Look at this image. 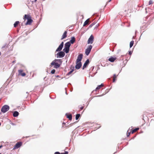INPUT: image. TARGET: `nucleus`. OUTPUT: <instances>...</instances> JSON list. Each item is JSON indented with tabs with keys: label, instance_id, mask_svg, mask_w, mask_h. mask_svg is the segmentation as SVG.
Instances as JSON below:
<instances>
[{
	"label": "nucleus",
	"instance_id": "20e7f679",
	"mask_svg": "<svg viewBox=\"0 0 154 154\" xmlns=\"http://www.w3.org/2000/svg\"><path fill=\"white\" fill-rule=\"evenodd\" d=\"M56 55L57 58H61L63 57L64 56L65 54L63 51H60Z\"/></svg>",
	"mask_w": 154,
	"mask_h": 154
},
{
	"label": "nucleus",
	"instance_id": "393cba45",
	"mask_svg": "<svg viewBox=\"0 0 154 154\" xmlns=\"http://www.w3.org/2000/svg\"><path fill=\"white\" fill-rule=\"evenodd\" d=\"M101 88V87L100 86V85H98L97 87L96 88L95 90V91H96L97 90H98L100 88Z\"/></svg>",
	"mask_w": 154,
	"mask_h": 154
},
{
	"label": "nucleus",
	"instance_id": "7ed1b4c3",
	"mask_svg": "<svg viewBox=\"0 0 154 154\" xmlns=\"http://www.w3.org/2000/svg\"><path fill=\"white\" fill-rule=\"evenodd\" d=\"M9 108L10 107L8 105H5L1 108V111L3 113H5L9 110Z\"/></svg>",
	"mask_w": 154,
	"mask_h": 154
},
{
	"label": "nucleus",
	"instance_id": "473e14b6",
	"mask_svg": "<svg viewBox=\"0 0 154 154\" xmlns=\"http://www.w3.org/2000/svg\"><path fill=\"white\" fill-rule=\"evenodd\" d=\"M132 51H128V54L130 55H131L132 54Z\"/></svg>",
	"mask_w": 154,
	"mask_h": 154
},
{
	"label": "nucleus",
	"instance_id": "37998d69",
	"mask_svg": "<svg viewBox=\"0 0 154 154\" xmlns=\"http://www.w3.org/2000/svg\"><path fill=\"white\" fill-rule=\"evenodd\" d=\"M102 96V95H99V96H95V97H97L98 96Z\"/></svg>",
	"mask_w": 154,
	"mask_h": 154
},
{
	"label": "nucleus",
	"instance_id": "49530a36",
	"mask_svg": "<svg viewBox=\"0 0 154 154\" xmlns=\"http://www.w3.org/2000/svg\"><path fill=\"white\" fill-rule=\"evenodd\" d=\"M111 0H109V1L108 2H110Z\"/></svg>",
	"mask_w": 154,
	"mask_h": 154
},
{
	"label": "nucleus",
	"instance_id": "c756f323",
	"mask_svg": "<svg viewBox=\"0 0 154 154\" xmlns=\"http://www.w3.org/2000/svg\"><path fill=\"white\" fill-rule=\"evenodd\" d=\"M23 72V70L22 69H19L18 70V72L19 74H21Z\"/></svg>",
	"mask_w": 154,
	"mask_h": 154
},
{
	"label": "nucleus",
	"instance_id": "1a4fd4ad",
	"mask_svg": "<svg viewBox=\"0 0 154 154\" xmlns=\"http://www.w3.org/2000/svg\"><path fill=\"white\" fill-rule=\"evenodd\" d=\"M83 57V54H80L77 57L76 61H77V62H81V61Z\"/></svg>",
	"mask_w": 154,
	"mask_h": 154
},
{
	"label": "nucleus",
	"instance_id": "bf43d9fd",
	"mask_svg": "<svg viewBox=\"0 0 154 154\" xmlns=\"http://www.w3.org/2000/svg\"><path fill=\"white\" fill-rule=\"evenodd\" d=\"M0 154H2L1 153H0Z\"/></svg>",
	"mask_w": 154,
	"mask_h": 154
},
{
	"label": "nucleus",
	"instance_id": "c85d7f7f",
	"mask_svg": "<svg viewBox=\"0 0 154 154\" xmlns=\"http://www.w3.org/2000/svg\"><path fill=\"white\" fill-rule=\"evenodd\" d=\"M153 3V2L152 0H150L149 2V5H150Z\"/></svg>",
	"mask_w": 154,
	"mask_h": 154
},
{
	"label": "nucleus",
	"instance_id": "423d86ee",
	"mask_svg": "<svg viewBox=\"0 0 154 154\" xmlns=\"http://www.w3.org/2000/svg\"><path fill=\"white\" fill-rule=\"evenodd\" d=\"M94 40V37L92 35H91L88 41V44H92L93 43Z\"/></svg>",
	"mask_w": 154,
	"mask_h": 154
},
{
	"label": "nucleus",
	"instance_id": "f257e3e1",
	"mask_svg": "<svg viewBox=\"0 0 154 154\" xmlns=\"http://www.w3.org/2000/svg\"><path fill=\"white\" fill-rule=\"evenodd\" d=\"M62 61L60 59H55L51 63L52 66H54V68L56 69L59 67L62 63Z\"/></svg>",
	"mask_w": 154,
	"mask_h": 154
},
{
	"label": "nucleus",
	"instance_id": "c03bdc74",
	"mask_svg": "<svg viewBox=\"0 0 154 154\" xmlns=\"http://www.w3.org/2000/svg\"><path fill=\"white\" fill-rule=\"evenodd\" d=\"M2 145L0 146V149L1 148H2Z\"/></svg>",
	"mask_w": 154,
	"mask_h": 154
},
{
	"label": "nucleus",
	"instance_id": "13d9d810",
	"mask_svg": "<svg viewBox=\"0 0 154 154\" xmlns=\"http://www.w3.org/2000/svg\"><path fill=\"white\" fill-rule=\"evenodd\" d=\"M43 1H45V0H42Z\"/></svg>",
	"mask_w": 154,
	"mask_h": 154
},
{
	"label": "nucleus",
	"instance_id": "a211bd4d",
	"mask_svg": "<svg viewBox=\"0 0 154 154\" xmlns=\"http://www.w3.org/2000/svg\"><path fill=\"white\" fill-rule=\"evenodd\" d=\"M19 115V113L17 111H15L13 112V116L14 117H17Z\"/></svg>",
	"mask_w": 154,
	"mask_h": 154
},
{
	"label": "nucleus",
	"instance_id": "72a5a7b5",
	"mask_svg": "<svg viewBox=\"0 0 154 154\" xmlns=\"http://www.w3.org/2000/svg\"><path fill=\"white\" fill-rule=\"evenodd\" d=\"M68 152L65 151V152L64 153H61V154H68Z\"/></svg>",
	"mask_w": 154,
	"mask_h": 154
},
{
	"label": "nucleus",
	"instance_id": "f03ea898",
	"mask_svg": "<svg viewBox=\"0 0 154 154\" xmlns=\"http://www.w3.org/2000/svg\"><path fill=\"white\" fill-rule=\"evenodd\" d=\"M23 19L24 20H25L26 19L27 20V21L25 24L26 25H30L33 21V20L32 19L31 17L28 14H25L24 15Z\"/></svg>",
	"mask_w": 154,
	"mask_h": 154
},
{
	"label": "nucleus",
	"instance_id": "6e6d98bb",
	"mask_svg": "<svg viewBox=\"0 0 154 154\" xmlns=\"http://www.w3.org/2000/svg\"><path fill=\"white\" fill-rule=\"evenodd\" d=\"M14 62H15L14 61H13V63H14Z\"/></svg>",
	"mask_w": 154,
	"mask_h": 154
},
{
	"label": "nucleus",
	"instance_id": "ea45409f",
	"mask_svg": "<svg viewBox=\"0 0 154 154\" xmlns=\"http://www.w3.org/2000/svg\"><path fill=\"white\" fill-rule=\"evenodd\" d=\"M100 86H101V88L103 87L104 86L103 84V83H102L101 85H100Z\"/></svg>",
	"mask_w": 154,
	"mask_h": 154
},
{
	"label": "nucleus",
	"instance_id": "f704fd0d",
	"mask_svg": "<svg viewBox=\"0 0 154 154\" xmlns=\"http://www.w3.org/2000/svg\"><path fill=\"white\" fill-rule=\"evenodd\" d=\"M54 154H61V153H60L59 152H55Z\"/></svg>",
	"mask_w": 154,
	"mask_h": 154
},
{
	"label": "nucleus",
	"instance_id": "3c124183",
	"mask_svg": "<svg viewBox=\"0 0 154 154\" xmlns=\"http://www.w3.org/2000/svg\"><path fill=\"white\" fill-rule=\"evenodd\" d=\"M66 94H67L66 91Z\"/></svg>",
	"mask_w": 154,
	"mask_h": 154
},
{
	"label": "nucleus",
	"instance_id": "a18cd8bd",
	"mask_svg": "<svg viewBox=\"0 0 154 154\" xmlns=\"http://www.w3.org/2000/svg\"><path fill=\"white\" fill-rule=\"evenodd\" d=\"M137 32V30H136L135 31V33L136 34V33Z\"/></svg>",
	"mask_w": 154,
	"mask_h": 154
},
{
	"label": "nucleus",
	"instance_id": "0eeeda50",
	"mask_svg": "<svg viewBox=\"0 0 154 154\" xmlns=\"http://www.w3.org/2000/svg\"><path fill=\"white\" fill-rule=\"evenodd\" d=\"M64 43L63 42H62L60 45H59V47L56 50V52H58L61 51L63 46Z\"/></svg>",
	"mask_w": 154,
	"mask_h": 154
},
{
	"label": "nucleus",
	"instance_id": "4468645a",
	"mask_svg": "<svg viewBox=\"0 0 154 154\" xmlns=\"http://www.w3.org/2000/svg\"><path fill=\"white\" fill-rule=\"evenodd\" d=\"M69 48L64 47V48L63 50V51L64 52V53L65 52L67 54L69 53Z\"/></svg>",
	"mask_w": 154,
	"mask_h": 154
},
{
	"label": "nucleus",
	"instance_id": "4c0bfd02",
	"mask_svg": "<svg viewBox=\"0 0 154 154\" xmlns=\"http://www.w3.org/2000/svg\"><path fill=\"white\" fill-rule=\"evenodd\" d=\"M98 26H99L98 24H97V25L95 27L94 29L97 28L98 27Z\"/></svg>",
	"mask_w": 154,
	"mask_h": 154
},
{
	"label": "nucleus",
	"instance_id": "412c9836",
	"mask_svg": "<svg viewBox=\"0 0 154 154\" xmlns=\"http://www.w3.org/2000/svg\"><path fill=\"white\" fill-rule=\"evenodd\" d=\"M89 20V19H88L83 24V26H85L86 25L88 24H89L88 20Z\"/></svg>",
	"mask_w": 154,
	"mask_h": 154
},
{
	"label": "nucleus",
	"instance_id": "79ce46f5",
	"mask_svg": "<svg viewBox=\"0 0 154 154\" xmlns=\"http://www.w3.org/2000/svg\"><path fill=\"white\" fill-rule=\"evenodd\" d=\"M130 134V133H128L127 134V137H128V136H129Z\"/></svg>",
	"mask_w": 154,
	"mask_h": 154
},
{
	"label": "nucleus",
	"instance_id": "a19ab883",
	"mask_svg": "<svg viewBox=\"0 0 154 154\" xmlns=\"http://www.w3.org/2000/svg\"><path fill=\"white\" fill-rule=\"evenodd\" d=\"M116 74H114V75H113V78H116Z\"/></svg>",
	"mask_w": 154,
	"mask_h": 154
},
{
	"label": "nucleus",
	"instance_id": "bb28decb",
	"mask_svg": "<svg viewBox=\"0 0 154 154\" xmlns=\"http://www.w3.org/2000/svg\"><path fill=\"white\" fill-rule=\"evenodd\" d=\"M55 72V70L54 69H53L51 71V73L52 74H54Z\"/></svg>",
	"mask_w": 154,
	"mask_h": 154
},
{
	"label": "nucleus",
	"instance_id": "de8ad7c7",
	"mask_svg": "<svg viewBox=\"0 0 154 154\" xmlns=\"http://www.w3.org/2000/svg\"><path fill=\"white\" fill-rule=\"evenodd\" d=\"M100 126H99V127L98 128H100Z\"/></svg>",
	"mask_w": 154,
	"mask_h": 154
},
{
	"label": "nucleus",
	"instance_id": "c9c22d12",
	"mask_svg": "<svg viewBox=\"0 0 154 154\" xmlns=\"http://www.w3.org/2000/svg\"><path fill=\"white\" fill-rule=\"evenodd\" d=\"M79 107H80L81 110L83 109L84 108V107L83 106H81V107H80V106H79Z\"/></svg>",
	"mask_w": 154,
	"mask_h": 154
},
{
	"label": "nucleus",
	"instance_id": "2f4dec72",
	"mask_svg": "<svg viewBox=\"0 0 154 154\" xmlns=\"http://www.w3.org/2000/svg\"><path fill=\"white\" fill-rule=\"evenodd\" d=\"M7 45V44H4L2 47V48L3 49L5 48L6 46Z\"/></svg>",
	"mask_w": 154,
	"mask_h": 154
},
{
	"label": "nucleus",
	"instance_id": "5fc2aeb1",
	"mask_svg": "<svg viewBox=\"0 0 154 154\" xmlns=\"http://www.w3.org/2000/svg\"><path fill=\"white\" fill-rule=\"evenodd\" d=\"M21 24H22V25H23V23H22Z\"/></svg>",
	"mask_w": 154,
	"mask_h": 154
},
{
	"label": "nucleus",
	"instance_id": "7c9ffc66",
	"mask_svg": "<svg viewBox=\"0 0 154 154\" xmlns=\"http://www.w3.org/2000/svg\"><path fill=\"white\" fill-rule=\"evenodd\" d=\"M26 75V73L25 72H23V73H22L21 74V75L22 76H25Z\"/></svg>",
	"mask_w": 154,
	"mask_h": 154
},
{
	"label": "nucleus",
	"instance_id": "e433bc0d",
	"mask_svg": "<svg viewBox=\"0 0 154 154\" xmlns=\"http://www.w3.org/2000/svg\"><path fill=\"white\" fill-rule=\"evenodd\" d=\"M26 94H29V93L28 92H26ZM28 95H26V96H25V98H26L27 97H28Z\"/></svg>",
	"mask_w": 154,
	"mask_h": 154
},
{
	"label": "nucleus",
	"instance_id": "09e8293b",
	"mask_svg": "<svg viewBox=\"0 0 154 154\" xmlns=\"http://www.w3.org/2000/svg\"><path fill=\"white\" fill-rule=\"evenodd\" d=\"M56 77H59V75H57L56 76Z\"/></svg>",
	"mask_w": 154,
	"mask_h": 154
},
{
	"label": "nucleus",
	"instance_id": "aec40b11",
	"mask_svg": "<svg viewBox=\"0 0 154 154\" xmlns=\"http://www.w3.org/2000/svg\"><path fill=\"white\" fill-rule=\"evenodd\" d=\"M139 129V128H135V129H133L131 131V133L133 134V133H134L136 131H137V130H138Z\"/></svg>",
	"mask_w": 154,
	"mask_h": 154
},
{
	"label": "nucleus",
	"instance_id": "b1692460",
	"mask_svg": "<svg viewBox=\"0 0 154 154\" xmlns=\"http://www.w3.org/2000/svg\"><path fill=\"white\" fill-rule=\"evenodd\" d=\"M134 43V41H131L130 43V48H131L133 46Z\"/></svg>",
	"mask_w": 154,
	"mask_h": 154
},
{
	"label": "nucleus",
	"instance_id": "4d7b16f0",
	"mask_svg": "<svg viewBox=\"0 0 154 154\" xmlns=\"http://www.w3.org/2000/svg\"><path fill=\"white\" fill-rule=\"evenodd\" d=\"M7 47H8V45H7L6 46Z\"/></svg>",
	"mask_w": 154,
	"mask_h": 154
},
{
	"label": "nucleus",
	"instance_id": "4be33fe9",
	"mask_svg": "<svg viewBox=\"0 0 154 154\" xmlns=\"http://www.w3.org/2000/svg\"><path fill=\"white\" fill-rule=\"evenodd\" d=\"M73 69H71V70L69 71L68 73L67 74V75H70L74 71V67H72Z\"/></svg>",
	"mask_w": 154,
	"mask_h": 154
},
{
	"label": "nucleus",
	"instance_id": "a878e982",
	"mask_svg": "<svg viewBox=\"0 0 154 154\" xmlns=\"http://www.w3.org/2000/svg\"><path fill=\"white\" fill-rule=\"evenodd\" d=\"M95 24V23H92L91 24V25H89V26L88 27V28H91V27H92V26H93L94 24Z\"/></svg>",
	"mask_w": 154,
	"mask_h": 154
},
{
	"label": "nucleus",
	"instance_id": "8fccbe9b",
	"mask_svg": "<svg viewBox=\"0 0 154 154\" xmlns=\"http://www.w3.org/2000/svg\"><path fill=\"white\" fill-rule=\"evenodd\" d=\"M37 0H35V2H36Z\"/></svg>",
	"mask_w": 154,
	"mask_h": 154
},
{
	"label": "nucleus",
	"instance_id": "6ab92c4d",
	"mask_svg": "<svg viewBox=\"0 0 154 154\" xmlns=\"http://www.w3.org/2000/svg\"><path fill=\"white\" fill-rule=\"evenodd\" d=\"M19 23L20 22L19 21H16L14 24V27H16L18 26Z\"/></svg>",
	"mask_w": 154,
	"mask_h": 154
},
{
	"label": "nucleus",
	"instance_id": "f8f14e48",
	"mask_svg": "<svg viewBox=\"0 0 154 154\" xmlns=\"http://www.w3.org/2000/svg\"><path fill=\"white\" fill-rule=\"evenodd\" d=\"M116 59V57H114L112 56L110 57L108 59V60L111 62H113Z\"/></svg>",
	"mask_w": 154,
	"mask_h": 154
},
{
	"label": "nucleus",
	"instance_id": "9d476101",
	"mask_svg": "<svg viewBox=\"0 0 154 154\" xmlns=\"http://www.w3.org/2000/svg\"><path fill=\"white\" fill-rule=\"evenodd\" d=\"M82 66V63L81 62H77L76 61V65L75 66V68L77 69H79Z\"/></svg>",
	"mask_w": 154,
	"mask_h": 154
},
{
	"label": "nucleus",
	"instance_id": "58836bf2",
	"mask_svg": "<svg viewBox=\"0 0 154 154\" xmlns=\"http://www.w3.org/2000/svg\"><path fill=\"white\" fill-rule=\"evenodd\" d=\"M116 78H113V82H115L116 81Z\"/></svg>",
	"mask_w": 154,
	"mask_h": 154
},
{
	"label": "nucleus",
	"instance_id": "6e6552de",
	"mask_svg": "<svg viewBox=\"0 0 154 154\" xmlns=\"http://www.w3.org/2000/svg\"><path fill=\"white\" fill-rule=\"evenodd\" d=\"M22 145V143L21 142H17L14 146L13 149H18Z\"/></svg>",
	"mask_w": 154,
	"mask_h": 154
},
{
	"label": "nucleus",
	"instance_id": "2eb2a0df",
	"mask_svg": "<svg viewBox=\"0 0 154 154\" xmlns=\"http://www.w3.org/2000/svg\"><path fill=\"white\" fill-rule=\"evenodd\" d=\"M75 38L73 36L71 38V39L69 42L70 43V44H73L75 42Z\"/></svg>",
	"mask_w": 154,
	"mask_h": 154
},
{
	"label": "nucleus",
	"instance_id": "f3484780",
	"mask_svg": "<svg viewBox=\"0 0 154 154\" xmlns=\"http://www.w3.org/2000/svg\"><path fill=\"white\" fill-rule=\"evenodd\" d=\"M66 116L67 118H68L70 120H71L72 119V115L71 114H68L66 113Z\"/></svg>",
	"mask_w": 154,
	"mask_h": 154
},
{
	"label": "nucleus",
	"instance_id": "39448f33",
	"mask_svg": "<svg viewBox=\"0 0 154 154\" xmlns=\"http://www.w3.org/2000/svg\"><path fill=\"white\" fill-rule=\"evenodd\" d=\"M92 48V46L91 45H90L88 46V48L86 49L85 54L87 56H88L90 54Z\"/></svg>",
	"mask_w": 154,
	"mask_h": 154
},
{
	"label": "nucleus",
	"instance_id": "cd10ccee",
	"mask_svg": "<svg viewBox=\"0 0 154 154\" xmlns=\"http://www.w3.org/2000/svg\"><path fill=\"white\" fill-rule=\"evenodd\" d=\"M146 26H143L140 27V29L141 30H143V29H144L145 28H146Z\"/></svg>",
	"mask_w": 154,
	"mask_h": 154
},
{
	"label": "nucleus",
	"instance_id": "603ef678",
	"mask_svg": "<svg viewBox=\"0 0 154 154\" xmlns=\"http://www.w3.org/2000/svg\"><path fill=\"white\" fill-rule=\"evenodd\" d=\"M123 56V55H122L121 56V57H122V56Z\"/></svg>",
	"mask_w": 154,
	"mask_h": 154
},
{
	"label": "nucleus",
	"instance_id": "dca6fc26",
	"mask_svg": "<svg viewBox=\"0 0 154 154\" xmlns=\"http://www.w3.org/2000/svg\"><path fill=\"white\" fill-rule=\"evenodd\" d=\"M71 45L70 43L69 42H67L65 44V47L67 48H69L70 46Z\"/></svg>",
	"mask_w": 154,
	"mask_h": 154
},
{
	"label": "nucleus",
	"instance_id": "5701e85b",
	"mask_svg": "<svg viewBox=\"0 0 154 154\" xmlns=\"http://www.w3.org/2000/svg\"><path fill=\"white\" fill-rule=\"evenodd\" d=\"M80 116V114H77L75 116V119L77 120Z\"/></svg>",
	"mask_w": 154,
	"mask_h": 154
},
{
	"label": "nucleus",
	"instance_id": "864d4df0",
	"mask_svg": "<svg viewBox=\"0 0 154 154\" xmlns=\"http://www.w3.org/2000/svg\"><path fill=\"white\" fill-rule=\"evenodd\" d=\"M63 124H65V123H64V122H63Z\"/></svg>",
	"mask_w": 154,
	"mask_h": 154
},
{
	"label": "nucleus",
	"instance_id": "ddd939ff",
	"mask_svg": "<svg viewBox=\"0 0 154 154\" xmlns=\"http://www.w3.org/2000/svg\"><path fill=\"white\" fill-rule=\"evenodd\" d=\"M67 32L66 31H65L64 33H63L62 37L61 38V39L62 40L67 37Z\"/></svg>",
	"mask_w": 154,
	"mask_h": 154
},
{
	"label": "nucleus",
	"instance_id": "9b49d317",
	"mask_svg": "<svg viewBox=\"0 0 154 154\" xmlns=\"http://www.w3.org/2000/svg\"><path fill=\"white\" fill-rule=\"evenodd\" d=\"M90 62L89 60L87 59L84 63L82 67V69H84L86 68L87 66L88 65Z\"/></svg>",
	"mask_w": 154,
	"mask_h": 154
}]
</instances>
